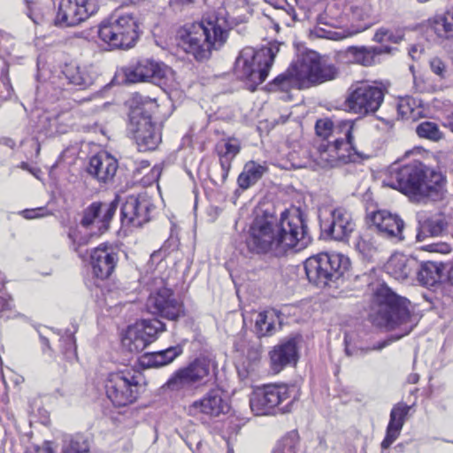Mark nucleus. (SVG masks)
Here are the masks:
<instances>
[{
	"label": "nucleus",
	"instance_id": "nucleus-24",
	"mask_svg": "<svg viewBox=\"0 0 453 453\" xmlns=\"http://www.w3.org/2000/svg\"><path fill=\"white\" fill-rule=\"evenodd\" d=\"M119 261L117 250L110 245L101 244L90 254V265L94 275L101 280L109 278Z\"/></svg>",
	"mask_w": 453,
	"mask_h": 453
},
{
	"label": "nucleus",
	"instance_id": "nucleus-51",
	"mask_svg": "<svg viewBox=\"0 0 453 453\" xmlns=\"http://www.w3.org/2000/svg\"><path fill=\"white\" fill-rule=\"evenodd\" d=\"M429 65L431 68V71L439 76L441 79H444L447 76V65L446 64L439 58H433L430 62Z\"/></svg>",
	"mask_w": 453,
	"mask_h": 453
},
{
	"label": "nucleus",
	"instance_id": "nucleus-4",
	"mask_svg": "<svg viewBox=\"0 0 453 453\" xmlns=\"http://www.w3.org/2000/svg\"><path fill=\"white\" fill-rule=\"evenodd\" d=\"M227 26L224 19L211 16L200 23L192 24L180 36V45L196 60L208 59L212 50H218L226 42Z\"/></svg>",
	"mask_w": 453,
	"mask_h": 453
},
{
	"label": "nucleus",
	"instance_id": "nucleus-2",
	"mask_svg": "<svg viewBox=\"0 0 453 453\" xmlns=\"http://www.w3.org/2000/svg\"><path fill=\"white\" fill-rule=\"evenodd\" d=\"M383 183L406 195L437 200L442 195L444 178L421 162L413 161L403 166L393 164Z\"/></svg>",
	"mask_w": 453,
	"mask_h": 453
},
{
	"label": "nucleus",
	"instance_id": "nucleus-16",
	"mask_svg": "<svg viewBox=\"0 0 453 453\" xmlns=\"http://www.w3.org/2000/svg\"><path fill=\"white\" fill-rule=\"evenodd\" d=\"M383 99L384 91L381 88L359 81L349 87L346 103L354 113L367 115L376 112Z\"/></svg>",
	"mask_w": 453,
	"mask_h": 453
},
{
	"label": "nucleus",
	"instance_id": "nucleus-62",
	"mask_svg": "<svg viewBox=\"0 0 453 453\" xmlns=\"http://www.w3.org/2000/svg\"><path fill=\"white\" fill-rule=\"evenodd\" d=\"M418 49L417 46H412L410 50H409V54L410 56L411 57L412 59H416L418 58Z\"/></svg>",
	"mask_w": 453,
	"mask_h": 453
},
{
	"label": "nucleus",
	"instance_id": "nucleus-7",
	"mask_svg": "<svg viewBox=\"0 0 453 453\" xmlns=\"http://www.w3.org/2000/svg\"><path fill=\"white\" fill-rule=\"evenodd\" d=\"M280 51V43L269 42L258 50L244 48L239 54L234 64L236 76L250 82V89L254 91L257 85L263 83L275 56Z\"/></svg>",
	"mask_w": 453,
	"mask_h": 453
},
{
	"label": "nucleus",
	"instance_id": "nucleus-55",
	"mask_svg": "<svg viewBox=\"0 0 453 453\" xmlns=\"http://www.w3.org/2000/svg\"><path fill=\"white\" fill-rule=\"evenodd\" d=\"M429 250L439 253H449L450 251V246L446 242H440L429 245Z\"/></svg>",
	"mask_w": 453,
	"mask_h": 453
},
{
	"label": "nucleus",
	"instance_id": "nucleus-28",
	"mask_svg": "<svg viewBox=\"0 0 453 453\" xmlns=\"http://www.w3.org/2000/svg\"><path fill=\"white\" fill-rule=\"evenodd\" d=\"M410 409L411 407L404 403H398L392 408L386 436L381 442L382 449H388L398 438Z\"/></svg>",
	"mask_w": 453,
	"mask_h": 453
},
{
	"label": "nucleus",
	"instance_id": "nucleus-54",
	"mask_svg": "<svg viewBox=\"0 0 453 453\" xmlns=\"http://www.w3.org/2000/svg\"><path fill=\"white\" fill-rule=\"evenodd\" d=\"M353 335L350 334H345L344 336V343H345V351L348 356H352L357 354L356 349L352 346Z\"/></svg>",
	"mask_w": 453,
	"mask_h": 453
},
{
	"label": "nucleus",
	"instance_id": "nucleus-31",
	"mask_svg": "<svg viewBox=\"0 0 453 453\" xmlns=\"http://www.w3.org/2000/svg\"><path fill=\"white\" fill-rule=\"evenodd\" d=\"M391 50L392 48L387 45L380 47L351 46L347 49L346 56L356 64L370 66L375 63V57L388 54Z\"/></svg>",
	"mask_w": 453,
	"mask_h": 453
},
{
	"label": "nucleus",
	"instance_id": "nucleus-42",
	"mask_svg": "<svg viewBox=\"0 0 453 453\" xmlns=\"http://www.w3.org/2000/svg\"><path fill=\"white\" fill-rule=\"evenodd\" d=\"M27 14L35 24H42L50 14V7L41 1H26Z\"/></svg>",
	"mask_w": 453,
	"mask_h": 453
},
{
	"label": "nucleus",
	"instance_id": "nucleus-18",
	"mask_svg": "<svg viewBox=\"0 0 453 453\" xmlns=\"http://www.w3.org/2000/svg\"><path fill=\"white\" fill-rule=\"evenodd\" d=\"M97 11V0H59L54 24L60 27H75Z\"/></svg>",
	"mask_w": 453,
	"mask_h": 453
},
{
	"label": "nucleus",
	"instance_id": "nucleus-33",
	"mask_svg": "<svg viewBox=\"0 0 453 453\" xmlns=\"http://www.w3.org/2000/svg\"><path fill=\"white\" fill-rule=\"evenodd\" d=\"M448 222L443 215L419 218L417 241L423 242L426 237L441 236L446 231Z\"/></svg>",
	"mask_w": 453,
	"mask_h": 453
},
{
	"label": "nucleus",
	"instance_id": "nucleus-20",
	"mask_svg": "<svg viewBox=\"0 0 453 453\" xmlns=\"http://www.w3.org/2000/svg\"><path fill=\"white\" fill-rule=\"evenodd\" d=\"M229 404L223 398L219 389H211L203 397L192 402L187 408V414L193 418H217L229 411Z\"/></svg>",
	"mask_w": 453,
	"mask_h": 453
},
{
	"label": "nucleus",
	"instance_id": "nucleus-43",
	"mask_svg": "<svg viewBox=\"0 0 453 453\" xmlns=\"http://www.w3.org/2000/svg\"><path fill=\"white\" fill-rule=\"evenodd\" d=\"M356 250L364 257V258L371 259L378 251L373 237L367 233L360 234L356 242Z\"/></svg>",
	"mask_w": 453,
	"mask_h": 453
},
{
	"label": "nucleus",
	"instance_id": "nucleus-64",
	"mask_svg": "<svg viewBox=\"0 0 453 453\" xmlns=\"http://www.w3.org/2000/svg\"><path fill=\"white\" fill-rule=\"evenodd\" d=\"M409 380L411 382V383H417L418 380V374H412L410 376L409 378Z\"/></svg>",
	"mask_w": 453,
	"mask_h": 453
},
{
	"label": "nucleus",
	"instance_id": "nucleus-50",
	"mask_svg": "<svg viewBox=\"0 0 453 453\" xmlns=\"http://www.w3.org/2000/svg\"><path fill=\"white\" fill-rule=\"evenodd\" d=\"M334 122L329 119H319L315 125L316 133L326 139L334 133Z\"/></svg>",
	"mask_w": 453,
	"mask_h": 453
},
{
	"label": "nucleus",
	"instance_id": "nucleus-61",
	"mask_svg": "<svg viewBox=\"0 0 453 453\" xmlns=\"http://www.w3.org/2000/svg\"><path fill=\"white\" fill-rule=\"evenodd\" d=\"M228 4H234L237 7H243L247 4V0H227Z\"/></svg>",
	"mask_w": 453,
	"mask_h": 453
},
{
	"label": "nucleus",
	"instance_id": "nucleus-22",
	"mask_svg": "<svg viewBox=\"0 0 453 453\" xmlns=\"http://www.w3.org/2000/svg\"><path fill=\"white\" fill-rule=\"evenodd\" d=\"M146 307L149 312L169 320H176L183 314L182 304L168 288H161L152 292L147 299Z\"/></svg>",
	"mask_w": 453,
	"mask_h": 453
},
{
	"label": "nucleus",
	"instance_id": "nucleus-32",
	"mask_svg": "<svg viewBox=\"0 0 453 453\" xmlns=\"http://www.w3.org/2000/svg\"><path fill=\"white\" fill-rule=\"evenodd\" d=\"M280 327V313L276 310L261 311L256 317L254 332L259 338L272 336Z\"/></svg>",
	"mask_w": 453,
	"mask_h": 453
},
{
	"label": "nucleus",
	"instance_id": "nucleus-13",
	"mask_svg": "<svg viewBox=\"0 0 453 453\" xmlns=\"http://www.w3.org/2000/svg\"><path fill=\"white\" fill-rule=\"evenodd\" d=\"M290 388L284 383L265 384L255 388L250 398L252 412L257 416L271 415L279 409L282 413L288 412L287 407L280 404L290 398Z\"/></svg>",
	"mask_w": 453,
	"mask_h": 453
},
{
	"label": "nucleus",
	"instance_id": "nucleus-12",
	"mask_svg": "<svg viewBox=\"0 0 453 453\" xmlns=\"http://www.w3.org/2000/svg\"><path fill=\"white\" fill-rule=\"evenodd\" d=\"M99 38L111 48L129 49L138 39V25L135 17L124 13L103 23L97 31Z\"/></svg>",
	"mask_w": 453,
	"mask_h": 453
},
{
	"label": "nucleus",
	"instance_id": "nucleus-8",
	"mask_svg": "<svg viewBox=\"0 0 453 453\" xmlns=\"http://www.w3.org/2000/svg\"><path fill=\"white\" fill-rule=\"evenodd\" d=\"M128 130L140 151L155 150L161 142L159 127L151 119L148 111L155 105V101L140 95L133 97Z\"/></svg>",
	"mask_w": 453,
	"mask_h": 453
},
{
	"label": "nucleus",
	"instance_id": "nucleus-29",
	"mask_svg": "<svg viewBox=\"0 0 453 453\" xmlns=\"http://www.w3.org/2000/svg\"><path fill=\"white\" fill-rule=\"evenodd\" d=\"M418 268V262L403 254H394L386 265L388 274L397 280L408 279Z\"/></svg>",
	"mask_w": 453,
	"mask_h": 453
},
{
	"label": "nucleus",
	"instance_id": "nucleus-9",
	"mask_svg": "<svg viewBox=\"0 0 453 453\" xmlns=\"http://www.w3.org/2000/svg\"><path fill=\"white\" fill-rule=\"evenodd\" d=\"M349 260L339 253H321L304 262V270L310 282L322 288L340 279L349 269Z\"/></svg>",
	"mask_w": 453,
	"mask_h": 453
},
{
	"label": "nucleus",
	"instance_id": "nucleus-40",
	"mask_svg": "<svg viewBox=\"0 0 453 453\" xmlns=\"http://www.w3.org/2000/svg\"><path fill=\"white\" fill-rule=\"evenodd\" d=\"M441 265L435 262L427 261L422 265L418 264V268L414 273H417L420 283L426 286H433L441 280Z\"/></svg>",
	"mask_w": 453,
	"mask_h": 453
},
{
	"label": "nucleus",
	"instance_id": "nucleus-48",
	"mask_svg": "<svg viewBox=\"0 0 453 453\" xmlns=\"http://www.w3.org/2000/svg\"><path fill=\"white\" fill-rule=\"evenodd\" d=\"M8 64L0 58V103L11 97L12 87L8 77Z\"/></svg>",
	"mask_w": 453,
	"mask_h": 453
},
{
	"label": "nucleus",
	"instance_id": "nucleus-17",
	"mask_svg": "<svg viewBox=\"0 0 453 453\" xmlns=\"http://www.w3.org/2000/svg\"><path fill=\"white\" fill-rule=\"evenodd\" d=\"M165 330V324L157 319L139 320L127 327L122 345L130 352L142 351Z\"/></svg>",
	"mask_w": 453,
	"mask_h": 453
},
{
	"label": "nucleus",
	"instance_id": "nucleus-49",
	"mask_svg": "<svg viewBox=\"0 0 453 453\" xmlns=\"http://www.w3.org/2000/svg\"><path fill=\"white\" fill-rule=\"evenodd\" d=\"M63 355L69 362L77 357L75 339L72 334H66L59 339Z\"/></svg>",
	"mask_w": 453,
	"mask_h": 453
},
{
	"label": "nucleus",
	"instance_id": "nucleus-56",
	"mask_svg": "<svg viewBox=\"0 0 453 453\" xmlns=\"http://www.w3.org/2000/svg\"><path fill=\"white\" fill-rule=\"evenodd\" d=\"M318 22H319V24L326 25V26H328L330 27H334V28L336 27V23H337V21L334 20L333 18L328 19L326 14L319 15L318 18Z\"/></svg>",
	"mask_w": 453,
	"mask_h": 453
},
{
	"label": "nucleus",
	"instance_id": "nucleus-46",
	"mask_svg": "<svg viewBox=\"0 0 453 453\" xmlns=\"http://www.w3.org/2000/svg\"><path fill=\"white\" fill-rule=\"evenodd\" d=\"M416 133L421 138L434 142L439 141L442 137V133L439 129L438 125L432 121H424L418 124L416 127Z\"/></svg>",
	"mask_w": 453,
	"mask_h": 453
},
{
	"label": "nucleus",
	"instance_id": "nucleus-58",
	"mask_svg": "<svg viewBox=\"0 0 453 453\" xmlns=\"http://www.w3.org/2000/svg\"><path fill=\"white\" fill-rule=\"evenodd\" d=\"M38 453H53V449L50 441H45L43 445L37 449Z\"/></svg>",
	"mask_w": 453,
	"mask_h": 453
},
{
	"label": "nucleus",
	"instance_id": "nucleus-30",
	"mask_svg": "<svg viewBox=\"0 0 453 453\" xmlns=\"http://www.w3.org/2000/svg\"><path fill=\"white\" fill-rule=\"evenodd\" d=\"M75 123L73 111L65 110L50 117L42 121V129L46 135L63 134L71 131Z\"/></svg>",
	"mask_w": 453,
	"mask_h": 453
},
{
	"label": "nucleus",
	"instance_id": "nucleus-27",
	"mask_svg": "<svg viewBox=\"0 0 453 453\" xmlns=\"http://www.w3.org/2000/svg\"><path fill=\"white\" fill-rule=\"evenodd\" d=\"M356 224L351 214L343 208H337L331 212L330 222L324 226L325 230L336 241L344 242L354 231Z\"/></svg>",
	"mask_w": 453,
	"mask_h": 453
},
{
	"label": "nucleus",
	"instance_id": "nucleus-1",
	"mask_svg": "<svg viewBox=\"0 0 453 453\" xmlns=\"http://www.w3.org/2000/svg\"><path fill=\"white\" fill-rule=\"evenodd\" d=\"M311 242L303 213L298 208L284 211L279 220L268 213L257 216L250 228L247 246L257 254L283 256L299 251Z\"/></svg>",
	"mask_w": 453,
	"mask_h": 453
},
{
	"label": "nucleus",
	"instance_id": "nucleus-5",
	"mask_svg": "<svg viewBox=\"0 0 453 453\" xmlns=\"http://www.w3.org/2000/svg\"><path fill=\"white\" fill-rule=\"evenodd\" d=\"M338 75L334 65L320 62L315 53H310L297 59L284 73L273 80V85L280 90L291 88H305L312 84L332 81Z\"/></svg>",
	"mask_w": 453,
	"mask_h": 453
},
{
	"label": "nucleus",
	"instance_id": "nucleus-6",
	"mask_svg": "<svg viewBox=\"0 0 453 453\" xmlns=\"http://www.w3.org/2000/svg\"><path fill=\"white\" fill-rule=\"evenodd\" d=\"M216 370V362L211 357L202 356L177 369L163 388L178 396L192 395L212 380Z\"/></svg>",
	"mask_w": 453,
	"mask_h": 453
},
{
	"label": "nucleus",
	"instance_id": "nucleus-14",
	"mask_svg": "<svg viewBox=\"0 0 453 453\" xmlns=\"http://www.w3.org/2000/svg\"><path fill=\"white\" fill-rule=\"evenodd\" d=\"M290 388L284 383L265 384L255 388L250 398L252 412L257 416L271 415L279 409L282 413L288 412L287 407L280 404L290 398Z\"/></svg>",
	"mask_w": 453,
	"mask_h": 453
},
{
	"label": "nucleus",
	"instance_id": "nucleus-3",
	"mask_svg": "<svg viewBox=\"0 0 453 453\" xmlns=\"http://www.w3.org/2000/svg\"><path fill=\"white\" fill-rule=\"evenodd\" d=\"M410 302L393 292L388 286L380 285L374 291L372 320L379 327L397 331L395 338L409 334L418 323L409 310Z\"/></svg>",
	"mask_w": 453,
	"mask_h": 453
},
{
	"label": "nucleus",
	"instance_id": "nucleus-10",
	"mask_svg": "<svg viewBox=\"0 0 453 453\" xmlns=\"http://www.w3.org/2000/svg\"><path fill=\"white\" fill-rule=\"evenodd\" d=\"M354 128L355 125L351 120H341L334 124V133L342 134L343 137L336 138L333 144H329L326 148L321 146L319 160L326 165L334 166L338 163L346 164L355 161L357 157H362L353 144Z\"/></svg>",
	"mask_w": 453,
	"mask_h": 453
},
{
	"label": "nucleus",
	"instance_id": "nucleus-26",
	"mask_svg": "<svg viewBox=\"0 0 453 453\" xmlns=\"http://www.w3.org/2000/svg\"><path fill=\"white\" fill-rule=\"evenodd\" d=\"M119 164L117 159L107 152H100L90 157L87 173L101 183H109L116 175Z\"/></svg>",
	"mask_w": 453,
	"mask_h": 453
},
{
	"label": "nucleus",
	"instance_id": "nucleus-37",
	"mask_svg": "<svg viewBox=\"0 0 453 453\" xmlns=\"http://www.w3.org/2000/svg\"><path fill=\"white\" fill-rule=\"evenodd\" d=\"M182 352L180 346L170 347L160 351L146 353L142 363L149 367H160L172 363Z\"/></svg>",
	"mask_w": 453,
	"mask_h": 453
},
{
	"label": "nucleus",
	"instance_id": "nucleus-39",
	"mask_svg": "<svg viewBox=\"0 0 453 453\" xmlns=\"http://www.w3.org/2000/svg\"><path fill=\"white\" fill-rule=\"evenodd\" d=\"M371 27V24L365 23L357 27L352 26L349 28L326 29L323 27H316L315 35L318 37L326 38L334 41H340L357 35Z\"/></svg>",
	"mask_w": 453,
	"mask_h": 453
},
{
	"label": "nucleus",
	"instance_id": "nucleus-38",
	"mask_svg": "<svg viewBox=\"0 0 453 453\" xmlns=\"http://www.w3.org/2000/svg\"><path fill=\"white\" fill-rule=\"evenodd\" d=\"M399 115L403 119L417 120L423 116L424 108L419 99L412 96L400 97L397 104Z\"/></svg>",
	"mask_w": 453,
	"mask_h": 453
},
{
	"label": "nucleus",
	"instance_id": "nucleus-60",
	"mask_svg": "<svg viewBox=\"0 0 453 453\" xmlns=\"http://www.w3.org/2000/svg\"><path fill=\"white\" fill-rule=\"evenodd\" d=\"M445 126L453 132V111L446 118Z\"/></svg>",
	"mask_w": 453,
	"mask_h": 453
},
{
	"label": "nucleus",
	"instance_id": "nucleus-36",
	"mask_svg": "<svg viewBox=\"0 0 453 453\" xmlns=\"http://www.w3.org/2000/svg\"><path fill=\"white\" fill-rule=\"evenodd\" d=\"M266 171L265 164H258L253 160L247 162L237 179L239 187L242 189L249 188L257 183Z\"/></svg>",
	"mask_w": 453,
	"mask_h": 453
},
{
	"label": "nucleus",
	"instance_id": "nucleus-44",
	"mask_svg": "<svg viewBox=\"0 0 453 453\" xmlns=\"http://www.w3.org/2000/svg\"><path fill=\"white\" fill-rule=\"evenodd\" d=\"M298 443L299 434L293 430L278 441L273 453H296Z\"/></svg>",
	"mask_w": 453,
	"mask_h": 453
},
{
	"label": "nucleus",
	"instance_id": "nucleus-41",
	"mask_svg": "<svg viewBox=\"0 0 453 453\" xmlns=\"http://www.w3.org/2000/svg\"><path fill=\"white\" fill-rule=\"evenodd\" d=\"M430 29L440 38L453 37V12L444 16H436L430 20Z\"/></svg>",
	"mask_w": 453,
	"mask_h": 453
},
{
	"label": "nucleus",
	"instance_id": "nucleus-35",
	"mask_svg": "<svg viewBox=\"0 0 453 453\" xmlns=\"http://www.w3.org/2000/svg\"><path fill=\"white\" fill-rule=\"evenodd\" d=\"M64 74L70 83L81 88L91 86L95 81V73L91 67L81 66L73 63L65 65Z\"/></svg>",
	"mask_w": 453,
	"mask_h": 453
},
{
	"label": "nucleus",
	"instance_id": "nucleus-59",
	"mask_svg": "<svg viewBox=\"0 0 453 453\" xmlns=\"http://www.w3.org/2000/svg\"><path fill=\"white\" fill-rule=\"evenodd\" d=\"M0 305L2 306L1 311L4 310H10L12 308L11 301L5 300L3 297H0Z\"/></svg>",
	"mask_w": 453,
	"mask_h": 453
},
{
	"label": "nucleus",
	"instance_id": "nucleus-53",
	"mask_svg": "<svg viewBox=\"0 0 453 453\" xmlns=\"http://www.w3.org/2000/svg\"><path fill=\"white\" fill-rule=\"evenodd\" d=\"M79 234L80 233L78 231L73 230L68 234L69 238L73 241L75 250H78L79 247L88 244L89 238L92 236L89 234H85L84 236L79 237Z\"/></svg>",
	"mask_w": 453,
	"mask_h": 453
},
{
	"label": "nucleus",
	"instance_id": "nucleus-23",
	"mask_svg": "<svg viewBox=\"0 0 453 453\" xmlns=\"http://www.w3.org/2000/svg\"><path fill=\"white\" fill-rule=\"evenodd\" d=\"M371 226L382 237L403 240L404 222L401 217L387 210H378L368 215Z\"/></svg>",
	"mask_w": 453,
	"mask_h": 453
},
{
	"label": "nucleus",
	"instance_id": "nucleus-34",
	"mask_svg": "<svg viewBox=\"0 0 453 453\" xmlns=\"http://www.w3.org/2000/svg\"><path fill=\"white\" fill-rule=\"evenodd\" d=\"M222 169V179L225 180L231 168V162L240 152L241 144L238 140L229 138L221 140L216 146Z\"/></svg>",
	"mask_w": 453,
	"mask_h": 453
},
{
	"label": "nucleus",
	"instance_id": "nucleus-63",
	"mask_svg": "<svg viewBox=\"0 0 453 453\" xmlns=\"http://www.w3.org/2000/svg\"><path fill=\"white\" fill-rule=\"evenodd\" d=\"M448 281L453 286V263L448 270Z\"/></svg>",
	"mask_w": 453,
	"mask_h": 453
},
{
	"label": "nucleus",
	"instance_id": "nucleus-21",
	"mask_svg": "<svg viewBox=\"0 0 453 453\" xmlns=\"http://www.w3.org/2000/svg\"><path fill=\"white\" fill-rule=\"evenodd\" d=\"M119 197H116L110 203H93L88 206L81 219V226L90 229V235L101 234L109 227L117 207Z\"/></svg>",
	"mask_w": 453,
	"mask_h": 453
},
{
	"label": "nucleus",
	"instance_id": "nucleus-19",
	"mask_svg": "<svg viewBox=\"0 0 453 453\" xmlns=\"http://www.w3.org/2000/svg\"><path fill=\"white\" fill-rule=\"evenodd\" d=\"M154 204L147 194L128 196L121 207L123 225L142 226L150 219Z\"/></svg>",
	"mask_w": 453,
	"mask_h": 453
},
{
	"label": "nucleus",
	"instance_id": "nucleus-52",
	"mask_svg": "<svg viewBox=\"0 0 453 453\" xmlns=\"http://www.w3.org/2000/svg\"><path fill=\"white\" fill-rule=\"evenodd\" d=\"M20 214L27 219H35L42 217H45L50 214V212L44 207H38L35 209H26L23 210Z\"/></svg>",
	"mask_w": 453,
	"mask_h": 453
},
{
	"label": "nucleus",
	"instance_id": "nucleus-57",
	"mask_svg": "<svg viewBox=\"0 0 453 453\" xmlns=\"http://www.w3.org/2000/svg\"><path fill=\"white\" fill-rule=\"evenodd\" d=\"M166 250L165 247H162L158 250L154 251L151 256L150 259L152 262H157L163 260L166 257Z\"/></svg>",
	"mask_w": 453,
	"mask_h": 453
},
{
	"label": "nucleus",
	"instance_id": "nucleus-11",
	"mask_svg": "<svg viewBox=\"0 0 453 453\" xmlns=\"http://www.w3.org/2000/svg\"><path fill=\"white\" fill-rule=\"evenodd\" d=\"M142 375L134 370L111 373L105 383L108 399L116 407H125L134 403L142 388Z\"/></svg>",
	"mask_w": 453,
	"mask_h": 453
},
{
	"label": "nucleus",
	"instance_id": "nucleus-15",
	"mask_svg": "<svg viewBox=\"0 0 453 453\" xmlns=\"http://www.w3.org/2000/svg\"><path fill=\"white\" fill-rule=\"evenodd\" d=\"M124 75L127 83L152 82L165 87L169 85L173 72L164 63L144 58L125 67Z\"/></svg>",
	"mask_w": 453,
	"mask_h": 453
},
{
	"label": "nucleus",
	"instance_id": "nucleus-25",
	"mask_svg": "<svg viewBox=\"0 0 453 453\" xmlns=\"http://www.w3.org/2000/svg\"><path fill=\"white\" fill-rule=\"evenodd\" d=\"M270 366L274 373H279L288 365H295L299 357L296 338H288L275 345L269 352Z\"/></svg>",
	"mask_w": 453,
	"mask_h": 453
},
{
	"label": "nucleus",
	"instance_id": "nucleus-47",
	"mask_svg": "<svg viewBox=\"0 0 453 453\" xmlns=\"http://www.w3.org/2000/svg\"><path fill=\"white\" fill-rule=\"evenodd\" d=\"M403 39V34L399 30H390L385 27L379 28L373 36V41L378 43H400Z\"/></svg>",
	"mask_w": 453,
	"mask_h": 453
},
{
	"label": "nucleus",
	"instance_id": "nucleus-45",
	"mask_svg": "<svg viewBox=\"0 0 453 453\" xmlns=\"http://www.w3.org/2000/svg\"><path fill=\"white\" fill-rule=\"evenodd\" d=\"M88 448L86 441L80 435H65L62 439L61 453H85Z\"/></svg>",
	"mask_w": 453,
	"mask_h": 453
}]
</instances>
